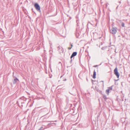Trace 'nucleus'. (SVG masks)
Returning a JSON list of instances; mask_svg holds the SVG:
<instances>
[{
  "label": "nucleus",
  "instance_id": "f257e3e1",
  "mask_svg": "<svg viewBox=\"0 0 130 130\" xmlns=\"http://www.w3.org/2000/svg\"><path fill=\"white\" fill-rule=\"evenodd\" d=\"M114 74L116 76L117 78H118L119 76V74L118 71V70L117 67H116L114 70Z\"/></svg>",
  "mask_w": 130,
  "mask_h": 130
},
{
  "label": "nucleus",
  "instance_id": "f03ea898",
  "mask_svg": "<svg viewBox=\"0 0 130 130\" xmlns=\"http://www.w3.org/2000/svg\"><path fill=\"white\" fill-rule=\"evenodd\" d=\"M35 6L37 11L40 12H41L40 7L37 3H36L35 4Z\"/></svg>",
  "mask_w": 130,
  "mask_h": 130
},
{
  "label": "nucleus",
  "instance_id": "7ed1b4c3",
  "mask_svg": "<svg viewBox=\"0 0 130 130\" xmlns=\"http://www.w3.org/2000/svg\"><path fill=\"white\" fill-rule=\"evenodd\" d=\"M113 34H115L117 32L116 28L113 27L112 28L110 31Z\"/></svg>",
  "mask_w": 130,
  "mask_h": 130
},
{
  "label": "nucleus",
  "instance_id": "20e7f679",
  "mask_svg": "<svg viewBox=\"0 0 130 130\" xmlns=\"http://www.w3.org/2000/svg\"><path fill=\"white\" fill-rule=\"evenodd\" d=\"M112 88L111 87H109L108 89L106 90V92L108 95L109 94V93L110 91L111 90Z\"/></svg>",
  "mask_w": 130,
  "mask_h": 130
},
{
  "label": "nucleus",
  "instance_id": "39448f33",
  "mask_svg": "<svg viewBox=\"0 0 130 130\" xmlns=\"http://www.w3.org/2000/svg\"><path fill=\"white\" fill-rule=\"evenodd\" d=\"M77 53L76 52H73L72 54V55L71 56V58H72L73 57L77 55Z\"/></svg>",
  "mask_w": 130,
  "mask_h": 130
},
{
  "label": "nucleus",
  "instance_id": "423d86ee",
  "mask_svg": "<svg viewBox=\"0 0 130 130\" xmlns=\"http://www.w3.org/2000/svg\"><path fill=\"white\" fill-rule=\"evenodd\" d=\"M96 72L95 71H94L93 72V78L94 79H95L96 78Z\"/></svg>",
  "mask_w": 130,
  "mask_h": 130
},
{
  "label": "nucleus",
  "instance_id": "0eeeda50",
  "mask_svg": "<svg viewBox=\"0 0 130 130\" xmlns=\"http://www.w3.org/2000/svg\"><path fill=\"white\" fill-rule=\"evenodd\" d=\"M19 81V80L18 79H15L14 80L13 83L14 84H15L17 82Z\"/></svg>",
  "mask_w": 130,
  "mask_h": 130
},
{
  "label": "nucleus",
  "instance_id": "6e6552de",
  "mask_svg": "<svg viewBox=\"0 0 130 130\" xmlns=\"http://www.w3.org/2000/svg\"><path fill=\"white\" fill-rule=\"evenodd\" d=\"M122 26L123 27H124V24L123 23H122Z\"/></svg>",
  "mask_w": 130,
  "mask_h": 130
},
{
  "label": "nucleus",
  "instance_id": "1a4fd4ad",
  "mask_svg": "<svg viewBox=\"0 0 130 130\" xmlns=\"http://www.w3.org/2000/svg\"><path fill=\"white\" fill-rule=\"evenodd\" d=\"M72 47H69L68 48V49H69V50H70L72 48Z\"/></svg>",
  "mask_w": 130,
  "mask_h": 130
},
{
  "label": "nucleus",
  "instance_id": "9d476101",
  "mask_svg": "<svg viewBox=\"0 0 130 130\" xmlns=\"http://www.w3.org/2000/svg\"><path fill=\"white\" fill-rule=\"evenodd\" d=\"M71 47H72V46H73V45H72L71 44Z\"/></svg>",
  "mask_w": 130,
  "mask_h": 130
},
{
  "label": "nucleus",
  "instance_id": "9b49d317",
  "mask_svg": "<svg viewBox=\"0 0 130 130\" xmlns=\"http://www.w3.org/2000/svg\"><path fill=\"white\" fill-rule=\"evenodd\" d=\"M39 130H40V129H39Z\"/></svg>",
  "mask_w": 130,
  "mask_h": 130
}]
</instances>
